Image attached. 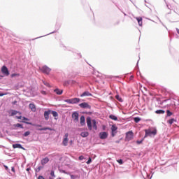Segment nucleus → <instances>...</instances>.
<instances>
[{
    "mask_svg": "<svg viewBox=\"0 0 179 179\" xmlns=\"http://www.w3.org/2000/svg\"><path fill=\"white\" fill-rule=\"evenodd\" d=\"M86 122L89 131H92L93 128L95 131H97V121H96V119L92 120V117L88 116L86 118Z\"/></svg>",
    "mask_w": 179,
    "mask_h": 179,
    "instance_id": "f257e3e1",
    "label": "nucleus"
},
{
    "mask_svg": "<svg viewBox=\"0 0 179 179\" xmlns=\"http://www.w3.org/2000/svg\"><path fill=\"white\" fill-rule=\"evenodd\" d=\"M144 138H148V136L152 138V136H156L157 135V129L156 127H152L151 129H145L144 130Z\"/></svg>",
    "mask_w": 179,
    "mask_h": 179,
    "instance_id": "f03ea898",
    "label": "nucleus"
},
{
    "mask_svg": "<svg viewBox=\"0 0 179 179\" xmlns=\"http://www.w3.org/2000/svg\"><path fill=\"white\" fill-rule=\"evenodd\" d=\"M174 100L176 99H167L162 101L161 99H158L157 101L159 104H161V105L164 104V103H167L168 107H173V106H176V101Z\"/></svg>",
    "mask_w": 179,
    "mask_h": 179,
    "instance_id": "7ed1b4c3",
    "label": "nucleus"
},
{
    "mask_svg": "<svg viewBox=\"0 0 179 179\" xmlns=\"http://www.w3.org/2000/svg\"><path fill=\"white\" fill-rule=\"evenodd\" d=\"M55 30L53 31L52 32H50V33H49L46 35H44V36L36 37V38H35L32 40H37L38 38H41V37H45V36H50V34H54V33H57V30H59V29H61V24L57 22L56 24H55Z\"/></svg>",
    "mask_w": 179,
    "mask_h": 179,
    "instance_id": "20e7f679",
    "label": "nucleus"
},
{
    "mask_svg": "<svg viewBox=\"0 0 179 179\" xmlns=\"http://www.w3.org/2000/svg\"><path fill=\"white\" fill-rule=\"evenodd\" d=\"M65 103H68V104H78V103H80V99L78 97L65 99Z\"/></svg>",
    "mask_w": 179,
    "mask_h": 179,
    "instance_id": "39448f33",
    "label": "nucleus"
},
{
    "mask_svg": "<svg viewBox=\"0 0 179 179\" xmlns=\"http://www.w3.org/2000/svg\"><path fill=\"white\" fill-rule=\"evenodd\" d=\"M134 139V131L130 130L125 134V141L129 142V141H132Z\"/></svg>",
    "mask_w": 179,
    "mask_h": 179,
    "instance_id": "423d86ee",
    "label": "nucleus"
},
{
    "mask_svg": "<svg viewBox=\"0 0 179 179\" xmlns=\"http://www.w3.org/2000/svg\"><path fill=\"white\" fill-rule=\"evenodd\" d=\"M39 70L42 71L43 73H45V75H49L52 71L51 68L48 67L47 65H43Z\"/></svg>",
    "mask_w": 179,
    "mask_h": 179,
    "instance_id": "0eeeda50",
    "label": "nucleus"
},
{
    "mask_svg": "<svg viewBox=\"0 0 179 179\" xmlns=\"http://www.w3.org/2000/svg\"><path fill=\"white\" fill-rule=\"evenodd\" d=\"M118 132V127L115 124H113L112 127H110V136L112 138H114L115 135H117Z\"/></svg>",
    "mask_w": 179,
    "mask_h": 179,
    "instance_id": "6e6552de",
    "label": "nucleus"
},
{
    "mask_svg": "<svg viewBox=\"0 0 179 179\" xmlns=\"http://www.w3.org/2000/svg\"><path fill=\"white\" fill-rule=\"evenodd\" d=\"M0 71L1 72V73H3L4 76H9V75H10L9 69L6 65L1 66Z\"/></svg>",
    "mask_w": 179,
    "mask_h": 179,
    "instance_id": "1a4fd4ad",
    "label": "nucleus"
},
{
    "mask_svg": "<svg viewBox=\"0 0 179 179\" xmlns=\"http://www.w3.org/2000/svg\"><path fill=\"white\" fill-rule=\"evenodd\" d=\"M99 138L101 141H104L108 138V132L107 131H101L99 133Z\"/></svg>",
    "mask_w": 179,
    "mask_h": 179,
    "instance_id": "9d476101",
    "label": "nucleus"
},
{
    "mask_svg": "<svg viewBox=\"0 0 179 179\" xmlns=\"http://www.w3.org/2000/svg\"><path fill=\"white\" fill-rule=\"evenodd\" d=\"M78 106L80 108H85V109L88 108V110L92 109V106H90L87 102H83L78 104Z\"/></svg>",
    "mask_w": 179,
    "mask_h": 179,
    "instance_id": "9b49d317",
    "label": "nucleus"
},
{
    "mask_svg": "<svg viewBox=\"0 0 179 179\" xmlns=\"http://www.w3.org/2000/svg\"><path fill=\"white\" fill-rule=\"evenodd\" d=\"M71 118L74 120L75 122H78L79 121V113L77 111L73 112L71 115Z\"/></svg>",
    "mask_w": 179,
    "mask_h": 179,
    "instance_id": "f8f14e48",
    "label": "nucleus"
},
{
    "mask_svg": "<svg viewBox=\"0 0 179 179\" xmlns=\"http://www.w3.org/2000/svg\"><path fill=\"white\" fill-rule=\"evenodd\" d=\"M50 114H51V109H48L44 111L43 115L45 121H48V120H50Z\"/></svg>",
    "mask_w": 179,
    "mask_h": 179,
    "instance_id": "ddd939ff",
    "label": "nucleus"
},
{
    "mask_svg": "<svg viewBox=\"0 0 179 179\" xmlns=\"http://www.w3.org/2000/svg\"><path fill=\"white\" fill-rule=\"evenodd\" d=\"M13 149H22V150H26V148H24L20 143L13 144Z\"/></svg>",
    "mask_w": 179,
    "mask_h": 179,
    "instance_id": "4468645a",
    "label": "nucleus"
},
{
    "mask_svg": "<svg viewBox=\"0 0 179 179\" xmlns=\"http://www.w3.org/2000/svg\"><path fill=\"white\" fill-rule=\"evenodd\" d=\"M27 121H30V119L23 116L22 117V120L21 122H23L24 124H27V125H33V123L31 122H27Z\"/></svg>",
    "mask_w": 179,
    "mask_h": 179,
    "instance_id": "2eb2a0df",
    "label": "nucleus"
},
{
    "mask_svg": "<svg viewBox=\"0 0 179 179\" xmlns=\"http://www.w3.org/2000/svg\"><path fill=\"white\" fill-rule=\"evenodd\" d=\"M80 124L82 127L86 125V119L85 118V115H81L80 117Z\"/></svg>",
    "mask_w": 179,
    "mask_h": 179,
    "instance_id": "dca6fc26",
    "label": "nucleus"
},
{
    "mask_svg": "<svg viewBox=\"0 0 179 179\" xmlns=\"http://www.w3.org/2000/svg\"><path fill=\"white\" fill-rule=\"evenodd\" d=\"M93 96L92 93H90L89 91H85L80 95V97H86V96Z\"/></svg>",
    "mask_w": 179,
    "mask_h": 179,
    "instance_id": "f3484780",
    "label": "nucleus"
},
{
    "mask_svg": "<svg viewBox=\"0 0 179 179\" xmlns=\"http://www.w3.org/2000/svg\"><path fill=\"white\" fill-rule=\"evenodd\" d=\"M53 92L57 94V96H61L64 93V90H61L58 87L55 88Z\"/></svg>",
    "mask_w": 179,
    "mask_h": 179,
    "instance_id": "a211bd4d",
    "label": "nucleus"
},
{
    "mask_svg": "<svg viewBox=\"0 0 179 179\" xmlns=\"http://www.w3.org/2000/svg\"><path fill=\"white\" fill-rule=\"evenodd\" d=\"M68 133H66L63 139L62 143L64 146H68Z\"/></svg>",
    "mask_w": 179,
    "mask_h": 179,
    "instance_id": "6ab92c4d",
    "label": "nucleus"
},
{
    "mask_svg": "<svg viewBox=\"0 0 179 179\" xmlns=\"http://www.w3.org/2000/svg\"><path fill=\"white\" fill-rule=\"evenodd\" d=\"M48 162H50V158H48V157H45V158L41 159V163L42 166H45V164H47Z\"/></svg>",
    "mask_w": 179,
    "mask_h": 179,
    "instance_id": "aec40b11",
    "label": "nucleus"
},
{
    "mask_svg": "<svg viewBox=\"0 0 179 179\" xmlns=\"http://www.w3.org/2000/svg\"><path fill=\"white\" fill-rule=\"evenodd\" d=\"M37 131H54L53 128L45 127L42 128L36 129Z\"/></svg>",
    "mask_w": 179,
    "mask_h": 179,
    "instance_id": "412c9836",
    "label": "nucleus"
},
{
    "mask_svg": "<svg viewBox=\"0 0 179 179\" xmlns=\"http://www.w3.org/2000/svg\"><path fill=\"white\" fill-rule=\"evenodd\" d=\"M165 113H166V115H165V118H169V117H171V115L174 114L171 110H170V109H166Z\"/></svg>",
    "mask_w": 179,
    "mask_h": 179,
    "instance_id": "4be33fe9",
    "label": "nucleus"
},
{
    "mask_svg": "<svg viewBox=\"0 0 179 179\" xmlns=\"http://www.w3.org/2000/svg\"><path fill=\"white\" fill-rule=\"evenodd\" d=\"M50 114H52V116L55 117V120H58V117H58V112L50 109Z\"/></svg>",
    "mask_w": 179,
    "mask_h": 179,
    "instance_id": "5701e85b",
    "label": "nucleus"
},
{
    "mask_svg": "<svg viewBox=\"0 0 179 179\" xmlns=\"http://www.w3.org/2000/svg\"><path fill=\"white\" fill-rule=\"evenodd\" d=\"M115 99H116V100H117V101H119L120 103H124V99H122V98L120 96V94H117L115 96Z\"/></svg>",
    "mask_w": 179,
    "mask_h": 179,
    "instance_id": "b1692460",
    "label": "nucleus"
},
{
    "mask_svg": "<svg viewBox=\"0 0 179 179\" xmlns=\"http://www.w3.org/2000/svg\"><path fill=\"white\" fill-rule=\"evenodd\" d=\"M14 128H20L21 129H24V127H23V124L17 123L13 124Z\"/></svg>",
    "mask_w": 179,
    "mask_h": 179,
    "instance_id": "393cba45",
    "label": "nucleus"
},
{
    "mask_svg": "<svg viewBox=\"0 0 179 179\" xmlns=\"http://www.w3.org/2000/svg\"><path fill=\"white\" fill-rule=\"evenodd\" d=\"M138 23V26L142 27L143 24V19L142 18V17H136Z\"/></svg>",
    "mask_w": 179,
    "mask_h": 179,
    "instance_id": "a878e982",
    "label": "nucleus"
},
{
    "mask_svg": "<svg viewBox=\"0 0 179 179\" xmlns=\"http://www.w3.org/2000/svg\"><path fill=\"white\" fill-rule=\"evenodd\" d=\"M80 136L82 138H87V136H89V131H82L80 133Z\"/></svg>",
    "mask_w": 179,
    "mask_h": 179,
    "instance_id": "bb28decb",
    "label": "nucleus"
},
{
    "mask_svg": "<svg viewBox=\"0 0 179 179\" xmlns=\"http://www.w3.org/2000/svg\"><path fill=\"white\" fill-rule=\"evenodd\" d=\"M168 124H169V125H173V124H174V122H177V119L175 118H171L167 121Z\"/></svg>",
    "mask_w": 179,
    "mask_h": 179,
    "instance_id": "cd10ccee",
    "label": "nucleus"
},
{
    "mask_svg": "<svg viewBox=\"0 0 179 179\" xmlns=\"http://www.w3.org/2000/svg\"><path fill=\"white\" fill-rule=\"evenodd\" d=\"M29 106L31 111H33L34 113L36 112V105L34 103H29Z\"/></svg>",
    "mask_w": 179,
    "mask_h": 179,
    "instance_id": "c85d7f7f",
    "label": "nucleus"
},
{
    "mask_svg": "<svg viewBox=\"0 0 179 179\" xmlns=\"http://www.w3.org/2000/svg\"><path fill=\"white\" fill-rule=\"evenodd\" d=\"M155 114L162 115V114H164V113H166V110L163 109H158L155 110Z\"/></svg>",
    "mask_w": 179,
    "mask_h": 179,
    "instance_id": "c756f323",
    "label": "nucleus"
},
{
    "mask_svg": "<svg viewBox=\"0 0 179 179\" xmlns=\"http://www.w3.org/2000/svg\"><path fill=\"white\" fill-rule=\"evenodd\" d=\"M109 118L110 120H113V121H118V117L115 116V115L113 114H111L109 115Z\"/></svg>",
    "mask_w": 179,
    "mask_h": 179,
    "instance_id": "7c9ffc66",
    "label": "nucleus"
},
{
    "mask_svg": "<svg viewBox=\"0 0 179 179\" xmlns=\"http://www.w3.org/2000/svg\"><path fill=\"white\" fill-rule=\"evenodd\" d=\"M73 81L69 80L64 82V86H69L71 83H73Z\"/></svg>",
    "mask_w": 179,
    "mask_h": 179,
    "instance_id": "2f4dec72",
    "label": "nucleus"
},
{
    "mask_svg": "<svg viewBox=\"0 0 179 179\" xmlns=\"http://www.w3.org/2000/svg\"><path fill=\"white\" fill-rule=\"evenodd\" d=\"M43 166H38V168L37 169H35V176H36V177H37V173H39V171L41 170V169H43Z\"/></svg>",
    "mask_w": 179,
    "mask_h": 179,
    "instance_id": "473e14b6",
    "label": "nucleus"
},
{
    "mask_svg": "<svg viewBox=\"0 0 179 179\" xmlns=\"http://www.w3.org/2000/svg\"><path fill=\"white\" fill-rule=\"evenodd\" d=\"M16 114H19V111H17L16 110H11V114H10L11 117L16 115Z\"/></svg>",
    "mask_w": 179,
    "mask_h": 179,
    "instance_id": "72a5a7b5",
    "label": "nucleus"
},
{
    "mask_svg": "<svg viewBox=\"0 0 179 179\" xmlns=\"http://www.w3.org/2000/svg\"><path fill=\"white\" fill-rule=\"evenodd\" d=\"M145 138H146L143 137L142 139L136 141V144L142 145V143H143V141H145Z\"/></svg>",
    "mask_w": 179,
    "mask_h": 179,
    "instance_id": "f704fd0d",
    "label": "nucleus"
},
{
    "mask_svg": "<svg viewBox=\"0 0 179 179\" xmlns=\"http://www.w3.org/2000/svg\"><path fill=\"white\" fill-rule=\"evenodd\" d=\"M141 120L142 119L139 117H136L134 118V122H136V124H138V122H141Z\"/></svg>",
    "mask_w": 179,
    "mask_h": 179,
    "instance_id": "c9c22d12",
    "label": "nucleus"
},
{
    "mask_svg": "<svg viewBox=\"0 0 179 179\" xmlns=\"http://www.w3.org/2000/svg\"><path fill=\"white\" fill-rule=\"evenodd\" d=\"M30 134H31L30 131L28 130L22 134V136H24V138H27V136H29Z\"/></svg>",
    "mask_w": 179,
    "mask_h": 179,
    "instance_id": "e433bc0d",
    "label": "nucleus"
},
{
    "mask_svg": "<svg viewBox=\"0 0 179 179\" xmlns=\"http://www.w3.org/2000/svg\"><path fill=\"white\" fill-rule=\"evenodd\" d=\"M3 167L7 173H8L9 174H12V173H10V169H9V167L7 165H3Z\"/></svg>",
    "mask_w": 179,
    "mask_h": 179,
    "instance_id": "4c0bfd02",
    "label": "nucleus"
},
{
    "mask_svg": "<svg viewBox=\"0 0 179 179\" xmlns=\"http://www.w3.org/2000/svg\"><path fill=\"white\" fill-rule=\"evenodd\" d=\"M16 76H20V73H12L10 75V78H15Z\"/></svg>",
    "mask_w": 179,
    "mask_h": 179,
    "instance_id": "58836bf2",
    "label": "nucleus"
},
{
    "mask_svg": "<svg viewBox=\"0 0 179 179\" xmlns=\"http://www.w3.org/2000/svg\"><path fill=\"white\" fill-rule=\"evenodd\" d=\"M117 163L120 165L124 164V160L122 159H119L117 160Z\"/></svg>",
    "mask_w": 179,
    "mask_h": 179,
    "instance_id": "ea45409f",
    "label": "nucleus"
},
{
    "mask_svg": "<svg viewBox=\"0 0 179 179\" xmlns=\"http://www.w3.org/2000/svg\"><path fill=\"white\" fill-rule=\"evenodd\" d=\"M82 114H87V115H92V114H93V112L92 111H85V112H83Z\"/></svg>",
    "mask_w": 179,
    "mask_h": 179,
    "instance_id": "a19ab883",
    "label": "nucleus"
},
{
    "mask_svg": "<svg viewBox=\"0 0 179 179\" xmlns=\"http://www.w3.org/2000/svg\"><path fill=\"white\" fill-rule=\"evenodd\" d=\"M43 85H45V86H47V87H51V85H50V83H48V82L46 81H43Z\"/></svg>",
    "mask_w": 179,
    "mask_h": 179,
    "instance_id": "79ce46f5",
    "label": "nucleus"
},
{
    "mask_svg": "<svg viewBox=\"0 0 179 179\" xmlns=\"http://www.w3.org/2000/svg\"><path fill=\"white\" fill-rule=\"evenodd\" d=\"M50 176H51V177H53L55 178V171L54 170H51Z\"/></svg>",
    "mask_w": 179,
    "mask_h": 179,
    "instance_id": "37998d69",
    "label": "nucleus"
},
{
    "mask_svg": "<svg viewBox=\"0 0 179 179\" xmlns=\"http://www.w3.org/2000/svg\"><path fill=\"white\" fill-rule=\"evenodd\" d=\"M120 23H121V21L120 20H118L117 22H115L113 24V26H118V24H120Z\"/></svg>",
    "mask_w": 179,
    "mask_h": 179,
    "instance_id": "c03bdc74",
    "label": "nucleus"
},
{
    "mask_svg": "<svg viewBox=\"0 0 179 179\" xmlns=\"http://www.w3.org/2000/svg\"><path fill=\"white\" fill-rule=\"evenodd\" d=\"M41 94H43V96H47V92L44 91V90H41Z\"/></svg>",
    "mask_w": 179,
    "mask_h": 179,
    "instance_id": "a18cd8bd",
    "label": "nucleus"
},
{
    "mask_svg": "<svg viewBox=\"0 0 179 179\" xmlns=\"http://www.w3.org/2000/svg\"><path fill=\"white\" fill-rule=\"evenodd\" d=\"M15 118H17V120H22L23 119V116H22V115L15 116Z\"/></svg>",
    "mask_w": 179,
    "mask_h": 179,
    "instance_id": "49530a36",
    "label": "nucleus"
},
{
    "mask_svg": "<svg viewBox=\"0 0 179 179\" xmlns=\"http://www.w3.org/2000/svg\"><path fill=\"white\" fill-rule=\"evenodd\" d=\"M90 163H92V158L90 157L87 161V164H90Z\"/></svg>",
    "mask_w": 179,
    "mask_h": 179,
    "instance_id": "de8ad7c7",
    "label": "nucleus"
},
{
    "mask_svg": "<svg viewBox=\"0 0 179 179\" xmlns=\"http://www.w3.org/2000/svg\"><path fill=\"white\" fill-rule=\"evenodd\" d=\"M11 171H12L13 173H16V170L15 169V166H12V167H11Z\"/></svg>",
    "mask_w": 179,
    "mask_h": 179,
    "instance_id": "09e8293b",
    "label": "nucleus"
},
{
    "mask_svg": "<svg viewBox=\"0 0 179 179\" xmlns=\"http://www.w3.org/2000/svg\"><path fill=\"white\" fill-rule=\"evenodd\" d=\"M152 177H153V173L152 174L151 176H150V174H148V173H147V178H148V179H152Z\"/></svg>",
    "mask_w": 179,
    "mask_h": 179,
    "instance_id": "8fccbe9b",
    "label": "nucleus"
},
{
    "mask_svg": "<svg viewBox=\"0 0 179 179\" xmlns=\"http://www.w3.org/2000/svg\"><path fill=\"white\" fill-rule=\"evenodd\" d=\"M4 76H3L1 71H0V80H2V79H3V77H4Z\"/></svg>",
    "mask_w": 179,
    "mask_h": 179,
    "instance_id": "3c124183",
    "label": "nucleus"
},
{
    "mask_svg": "<svg viewBox=\"0 0 179 179\" xmlns=\"http://www.w3.org/2000/svg\"><path fill=\"white\" fill-rule=\"evenodd\" d=\"M62 173H64V174H68V175L70 174L69 172H66V171H65V170H62Z\"/></svg>",
    "mask_w": 179,
    "mask_h": 179,
    "instance_id": "603ef678",
    "label": "nucleus"
},
{
    "mask_svg": "<svg viewBox=\"0 0 179 179\" xmlns=\"http://www.w3.org/2000/svg\"><path fill=\"white\" fill-rule=\"evenodd\" d=\"M79 160H83L85 159V157H83V155H80L79 157H78Z\"/></svg>",
    "mask_w": 179,
    "mask_h": 179,
    "instance_id": "864d4df0",
    "label": "nucleus"
},
{
    "mask_svg": "<svg viewBox=\"0 0 179 179\" xmlns=\"http://www.w3.org/2000/svg\"><path fill=\"white\" fill-rule=\"evenodd\" d=\"M16 104H17V101H14L12 102L13 106H16Z\"/></svg>",
    "mask_w": 179,
    "mask_h": 179,
    "instance_id": "5fc2aeb1",
    "label": "nucleus"
},
{
    "mask_svg": "<svg viewBox=\"0 0 179 179\" xmlns=\"http://www.w3.org/2000/svg\"><path fill=\"white\" fill-rule=\"evenodd\" d=\"M34 127H38V128H41L43 127L41 124H32Z\"/></svg>",
    "mask_w": 179,
    "mask_h": 179,
    "instance_id": "6e6d98bb",
    "label": "nucleus"
},
{
    "mask_svg": "<svg viewBox=\"0 0 179 179\" xmlns=\"http://www.w3.org/2000/svg\"><path fill=\"white\" fill-rule=\"evenodd\" d=\"M3 153H4V155H6L7 156H10V155H9V153H8V152H6V150H3Z\"/></svg>",
    "mask_w": 179,
    "mask_h": 179,
    "instance_id": "4d7b16f0",
    "label": "nucleus"
},
{
    "mask_svg": "<svg viewBox=\"0 0 179 179\" xmlns=\"http://www.w3.org/2000/svg\"><path fill=\"white\" fill-rule=\"evenodd\" d=\"M26 170L27 172L30 173V170H31V168L29 166V167L27 168Z\"/></svg>",
    "mask_w": 179,
    "mask_h": 179,
    "instance_id": "13d9d810",
    "label": "nucleus"
},
{
    "mask_svg": "<svg viewBox=\"0 0 179 179\" xmlns=\"http://www.w3.org/2000/svg\"><path fill=\"white\" fill-rule=\"evenodd\" d=\"M164 1L165 3L166 4V8L168 9H170V7L169 6V4H167V2L166 1V0H164Z\"/></svg>",
    "mask_w": 179,
    "mask_h": 179,
    "instance_id": "bf43d9fd",
    "label": "nucleus"
},
{
    "mask_svg": "<svg viewBox=\"0 0 179 179\" xmlns=\"http://www.w3.org/2000/svg\"><path fill=\"white\" fill-rule=\"evenodd\" d=\"M5 96V94L3 92H0V97H2Z\"/></svg>",
    "mask_w": 179,
    "mask_h": 179,
    "instance_id": "052dcab7",
    "label": "nucleus"
},
{
    "mask_svg": "<svg viewBox=\"0 0 179 179\" xmlns=\"http://www.w3.org/2000/svg\"><path fill=\"white\" fill-rule=\"evenodd\" d=\"M102 129H103V131H104L106 129V125L102 126Z\"/></svg>",
    "mask_w": 179,
    "mask_h": 179,
    "instance_id": "680f3d73",
    "label": "nucleus"
},
{
    "mask_svg": "<svg viewBox=\"0 0 179 179\" xmlns=\"http://www.w3.org/2000/svg\"><path fill=\"white\" fill-rule=\"evenodd\" d=\"M130 80H134V76H130Z\"/></svg>",
    "mask_w": 179,
    "mask_h": 179,
    "instance_id": "e2e57ef3",
    "label": "nucleus"
},
{
    "mask_svg": "<svg viewBox=\"0 0 179 179\" xmlns=\"http://www.w3.org/2000/svg\"><path fill=\"white\" fill-rule=\"evenodd\" d=\"M2 148H5V146L1 145H0V149H2Z\"/></svg>",
    "mask_w": 179,
    "mask_h": 179,
    "instance_id": "0e129e2a",
    "label": "nucleus"
},
{
    "mask_svg": "<svg viewBox=\"0 0 179 179\" xmlns=\"http://www.w3.org/2000/svg\"><path fill=\"white\" fill-rule=\"evenodd\" d=\"M139 64V60H138L137 63H136V66H138Z\"/></svg>",
    "mask_w": 179,
    "mask_h": 179,
    "instance_id": "69168bd1",
    "label": "nucleus"
},
{
    "mask_svg": "<svg viewBox=\"0 0 179 179\" xmlns=\"http://www.w3.org/2000/svg\"><path fill=\"white\" fill-rule=\"evenodd\" d=\"M116 143H120V140L116 141Z\"/></svg>",
    "mask_w": 179,
    "mask_h": 179,
    "instance_id": "338daca9",
    "label": "nucleus"
},
{
    "mask_svg": "<svg viewBox=\"0 0 179 179\" xmlns=\"http://www.w3.org/2000/svg\"><path fill=\"white\" fill-rule=\"evenodd\" d=\"M80 101H85V100L84 99H80Z\"/></svg>",
    "mask_w": 179,
    "mask_h": 179,
    "instance_id": "774afa93",
    "label": "nucleus"
}]
</instances>
